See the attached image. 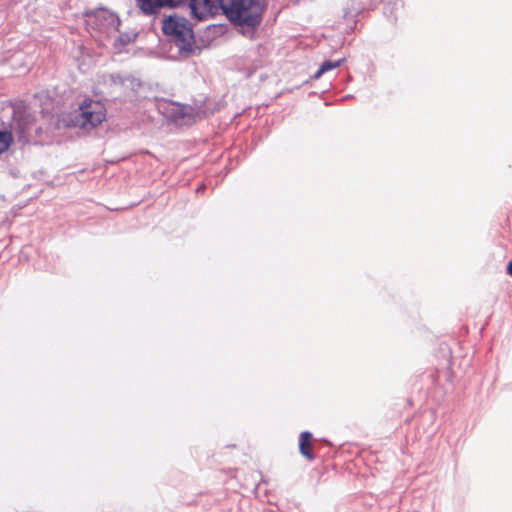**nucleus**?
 Listing matches in <instances>:
<instances>
[{
    "instance_id": "obj_1",
    "label": "nucleus",
    "mask_w": 512,
    "mask_h": 512,
    "mask_svg": "<svg viewBox=\"0 0 512 512\" xmlns=\"http://www.w3.org/2000/svg\"><path fill=\"white\" fill-rule=\"evenodd\" d=\"M226 18L248 38H253L261 25L266 4L261 0H228Z\"/></svg>"
},
{
    "instance_id": "obj_2",
    "label": "nucleus",
    "mask_w": 512,
    "mask_h": 512,
    "mask_svg": "<svg viewBox=\"0 0 512 512\" xmlns=\"http://www.w3.org/2000/svg\"><path fill=\"white\" fill-rule=\"evenodd\" d=\"M162 30L171 37L180 55L188 57L196 50L195 40L190 23L184 17L170 15L163 20Z\"/></svg>"
},
{
    "instance_id": "obj_3",
    "label": "nucleus",
    "mask_w": 512,
    "mask_h": 512,
    "mask_svg": "<svg viewBox=\"0 0 512 512\" xmlns=\"http://www.w3.org/2000/svg\"><path fill=\"white\" fill-rule=\"evenodd\" d=\"M187 3L191 13L199 20L224 13V0H169L168 7Z\"/></svg>"
},
{
    "instance_id": "obj_4",
    "label": "nucleus",
    "mask_w": 512,
    "mask_h": 512,
    "mask_svg": "<svg viewBox=\"0 0 512 512\" xmlns=\"http://www.w3.org/2000/svg\"><path fill=\"white\" fill-rule=\"evenodd\" d=\"M80 117L83 127H86L88 124L91 127H95L105 120L106 109L98 101L85 100L80 106Z\"/></svg>"
},
{
    "instance_id": "obj_5",
    "label": "nucleus",
    "mask_w": 512,
    "mask_h": 512,
    "mask_svg": "<svg viewBox=\"0 0 512 512\" xmlns=\"http://www.w3.org/2000/svg\"><path fill=\"white\" fill-rule=\"evenodd\" d=\"M87 16L88 25L106 33L110 30L116 29L118 25L117 16L105 9H100L94 13L87 14Z\"/></svg>"
},
{
    "instance_id": "obj_6",
    "label": "nucleus",
    "mask_w": 512,
    "mask_h": 512,
    "mask_svg": "<svg viewBox=\"0 0 512 512\" xmlns=\"http://www.w3.org/2000/svg\"><path fill=\"white\" fill-rule=\"evenodd\" d=\"M314 439L313 435L308 432H302L299 435V450L303 457H305L308 461H313L315 459V454L313 453Z\"/></svg>"
},
{
    "instance_id": "obj_7",
    "label": "nucleus",
    "mask_w": 512,
    "mask_h": 512,
    "mask_svg": "<svg viewBox=\"0 0 512 512\" xmlns=\"http://www.w3.org/2000/svg\"><path fill=\"white\" fill-rule=\"evenodd\" d=\"M169 0H136L137 7L145 15H154L163 7H168Z\"/></svg>"
},
{
    "instance_id": "obj_8",
    "label": "nucleus",
    "mask_w": 512,
    "mask_h": 512,
    "mask_svg": "<svg viewBox=\"0 0 512 512\" xmlns=\"http://www.w3.org/2000/svg\"><path fill=\"white\" fill-rule=\"evenodd\" d=\"M343 61H344L343 59H342V60H338V61H332V60H326V61H324V62L321 64V66H320L319 70L315 73L314 78L318 79V78H320L324 73H326V72H328V71H330V70H332V69H335V68L339 67V66L342 64V62H343Z\"/></svg>"
},
{
    "instance_id": "obj_9",
    "label": "nucleus",
    "mask_w": 512,
    "mask_h": 512,
    "mask_svg": "<svg viewBox=\"0 0 512 512\" xmlns=\"http://www.w3.org/2000/svg\"><path fill=\"white\" fill-rule=\"evenodd\" d=\"M13 141L11 132L0 131V154L5 152Z\"/></svg>"
},
{
    "instance_id": "obj_10",
    "label": "nucleus",
    "mask_w": 512,
    "mask_h": 512,
    "mask_svg": "<svg viewBox=\"0 0 512 512\" xmlns=\"http://www.w3.org/2000/svg\"><path fill=\"white\" fill-rule=\"evenodd\" d=\"M186 117L188 118L186 122L191 120V109L189 107L184 106L177 107L175 112V118L185 120Z\"/></svg>"
},
{
    "instance_id": "obj_11",
    "label": "nucleus",
    "mask_w": 512,
    "mask_h": 512,
    "mask_svg": "<svg viewBox=\"0 0 512 512\" xmlns=\"http://www.w3.org/2000/svg\"><path fill=\"white\" fill-rule=\"evenodd\" d=\"M507 273L512 276V260L508 263Z\"/></svg>"
}]
</instances>
